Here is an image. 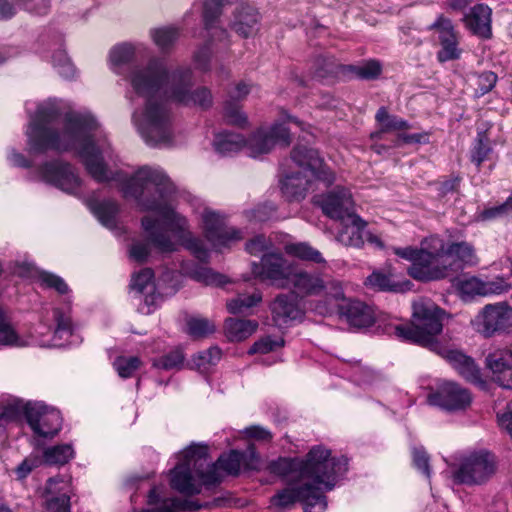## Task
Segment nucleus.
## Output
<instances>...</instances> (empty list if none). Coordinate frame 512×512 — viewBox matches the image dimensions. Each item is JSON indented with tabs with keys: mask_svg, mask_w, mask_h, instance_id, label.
<instances>
[{
	"mask_svg": "<svg viewBox=\"0 0 512 512\" xmlns=\"http://www.w3.org/2000/svg\"><path fill=\"white\" fill-rule=\"evenodd\" d=\"M155 45L162 51L169 49L178 39L179 31L175 27H160L150 30Z\"/></svg>",
	"mask_w": 512,
	"mask_h": 512,
	"instance_id": "obj_40",
	"label": "nucleus"
},
{
	"mask_svg": "<svg viewBox=\"0 0 512 512\" xmlns=\"http://www.w3.org/2000/svg\"><path fill=\"white\" fill-rule=\"evenodd\" d=\"M262 301V294L255 291L252 294H239L227 302V309L231 314H244Z\"/></svg>",
	"mask_w": 512,
	"mask_h": 512,
	"instance_id": "obj_39",
	"label": "nucleus"
},
{
	"mask_svg": "<svg viewBox=\"0 0 512 512\" xmlns=\"http://www.w3.org/2000/svg\"><path fill=\"white\" fill-rule=\"evenodd\" d=\"M34 281L46 289H54L57 293L64 295L69 292L66 282L56 274L39 270L34 267Z\"/></svg>",
	"mask_w": 512,
	"mask_h": 512,
	"instance_id": "obj_38",
	"label": "nucleus"
},
{
	"mask_svg": "<svg viewBox=\"0 0 512 512\" xmlns=\"http://www.w3.org/2000/svg\"><path fill=\"white\" fill-rule=\"evenodd\" d=\"M188 333L193 337H205L215 331L214 324L205 318H191L188 323Z\"/></svg>",
	"mask_w": 512,
	"mask_h": 512,
	"instance_id": "obj_50",
	"label": "nucleus"
},
{
	"mask_svg": "<svg viewBox=\"0 0 512 512\" xmlns=\"http://www.w3.org/2000/svg\"><path fill=\"white\" fill-rule=\"evenodd\" d=\"M54 318L56 322V328L53 332V336L48 339H40L39 346L41 347H50L55 346L54 343L55 338L62 339L68 335L72 334L73 325L71 318L68 315L61 314L59 310H54Z\"/></svg>",
	"mask_w": 512,
	"mask_h": 512,
	"instance_id": "obj_36",
	"label": "nucleus"
},
{
	"mask_svg": "<svg viewBox=\"0 0 512 512\" xmlns=\"http://www.w3.org/2000/svg\"><path fill=\"white\" fill-rule=\"evenodd\" d=\"M75 456L71 444H58L45 448L42 452V463L48 466H63Z\"/></svg>",
	"mask_w": 512,
	"mask_h": 512,
	"instance_id": "obj_31",
	"label": "nucleus"
},
{
	"mask_svg": "<svg viewBox=\"0 0 512 512\" xmlns=\"http://www.w3.org/2000/svg\"><path fill=\"white\" fill-rule=\"evenodd\" d=\"M70 486V482L63 476L57 475L47 480L45 487L46 495L63 494L67 493Z\"/></svg>",
	"mask_w": 512,
	"mask_h": 512,
	"instance_id": "obj_57",
	"label": "nucleus"
},
{
	"mask_svg": "<svg viewBox=\"0 0 512 512\" xmlns=\"http://www.w3.org/2000/svg\"><path fill=\"white\" fill-rule=\"evenodd\" d=\"M455 288L463 300L482 296V280L477 277H463L456 281Z\"/></svg>",
	"mask_w": 512,
	"mask_h": 512,
	"instance_id": "obj_43",
	"label": "nucleus"
},
{
	"mask_svg": "<svg viewBox=\"0 0 512 512\" xmlns=\"http://www.w3.org/2000/svg\"><path fill=\"white\" fill-rule=\"evenodd\" d=\"M149 255V246L144 242H135L130 249V257L137 262H144Z\"/></svg>",
	"mask_w": 512,
	"mask_h": 512,
	"instance_id": "obj_63",
	"label": "nucleus"
},
{
	"mask_svg": "<svg viewBox=\"0 0 512 512\" xmlns=\"http://www.w3.org/2000/svg\"><path fill=\"white\" fill-rule=\"evenodd\" d=\"M413 464L421 471L427 478H430L431 471L429 466V457L426 452L421 448H414L412 451Z\"/></svg>",
	"mask_w": 512,
	"mask_h": 512,
	"instance_id": "obj_58",
	"label": "nucleus"
},
{
	"mask_svg": "<svg viewBox=\"0 0 512 512\" xmlns=\"http://www.w3.org/2000/svg\"><path fill=\"white\" fill-rule=\"evenodd\" d=\"M136 50V46L131 43H121L114 46L109 53L111 69L115 73L121 74L123 66L134 59Z\"/></svg>",
	"mask_w": 512,
	"mask_h": 512,
	"instance_id": "obj_34",
	"label": "nucleus"
},
{
	"mask_svg": "<svg viewBox=\"0 0 512 512\" xmlns=\"http://www.w3.org/2000/svg\"><path fill=\"white\" fill-rule=\"evenodd\" d=\"M295 266V263L281 253H265L259 263H252V273L261 281H267L277 288L288 289Z\"/></svg>",
	"mask_w": 512,
	"mask_h": 512,
	"instance_id": "obj_10",
	"label": "nucleus"
},
{
	"mask_svg": "<svg viewBox=\"0 0 512 512\" xmlns=\"http://www.w3.org/2000/svg\"><path fill=\"white\" fill-rule=\"evenodd\" d=\"M322 293L325 294L329 303L336 307L338 311H340L341 305H346L350 300L345 297L342 282L336 279L325 281V289Z\"/></svg>",
	"mask_w": 512,
	"mask_h": 512,
	"instance_id": "obj_42",
	"label": "nucleus"
},
{
	"mask_svg": "<svg viewBox=\"0 0 512 512\" xmlns=\"http://www.w3.org/2000/svg\"><path fill=\"white\" fill-rule=\"evenodd\" d=\"M412 309L411 323L393 326V332L404 341L440 353L443 347L439 344L437 336L443 329L444 310L427 298L415 300Z\"/></svg>",
	"mask_w": 512,
	"mask_h": 512,
	"instance_id": "obj_5",
	"label": "nucleus"
},
{
	"mask_svg": "<svg viewBox=\"0 0 512 512\" xmlns=\"http://www.w3.org/2000/svg\"><path fill=\"white\" fill-rule=\"evenodd\" d=\"M345 457H332L331 451L322 445L314 446L306 456L301 478L272 498L275 506L282 508L299 501L305 512H324L327 507L324 493L332 490L338 478L346 473Z\"/></svg>",
	"mask_w": 512,
	"mask_h": 512,
	"instance_id": "obj_4",
	"label": "nucleus"
},
{
	"mask_svg": "<svg viewBox=\"0 0 512 512\" xmlns=\"http://www.w3.org/2000/svg\"><path fill=\"white\" fill-rule=\"evenodd\" d=\"M492 10L485 4H477L464 14L465 27L473 34L483 39L492 36Z\"/></svg>",
	"mask_w": 512,
	"mask_h": 512,
	"instance_id": "obj_20",
	"label": "nucleus"
},
{
	"mask_svg": "<svg viewBox=\"0 0 512 512\" xmlns=\"http://www.w3.org/2000/svg\"><path fill=\"white\" fill-rule=\"evenodd\" d=\"M470 392L455 382H443L436 392L429 394L428 402L448 411L467 408L471 403Z\"/></svg>",
	"mask_w": 512,
	"mask_h": 512,
	"instance_id": "obj_13",
	"label": "nucleus"
},
{
	"mask_svg": "<svg viewBox=\"0 0 512 512\" xmlns=\"http://www.w3.org/2000/svg\"><path fill=\"white\" fill-rule=\"evenodd\" d=\"M273 243L270 239L263 235H257L246 243V251L251 255H259L261 253H269Z\"/></svg>",
	"mask_w": 512,
	"mask_h": 512,
	"instance_id": "obj_55",
	"label": "nucleus"
},
{
	"mask_svg": "<svg viewBox=\"0 0 512 512\" xmlns=\"http://www.w3.org/2000/svg\"><path fill=\"white\" fill-rule=\"evenodd\" d=\"M148 505L152 507L145 510L146 512H196L202 507L196 501L179 498L162 499L156 487L149 492Z\"/></svg>",
	"mask_w": 512,
	"mask_h": 512,
	"instance_id": "obj_21",
	"label": "nucleus"
},
{
	"mask_svg": "<svg viewBox=\"0 0 512 512\" xmlns=\"http://www.w3.org/2000/svg\"><path fill=\"white\" fill-rule=\"evenodd\" d=\"M496 458L487 451L473 453L463 459L455 472V479L463 484L479 485L496 472Z\"/></svg>",
	"mask_w": 512,
	"mask_h": 512,
	"instance_id": "obj_11",
	"label": "nucleus"
},
{
	"mask_svg": "<svg viewBox=\"0 0 512 512\" xmlns=\"http://www.w3.org/2000/svg\"><path fill=\"white\" fill-rule=\"evenodd\" d=\"M284 345L282 338L273 339L271 336H266L258 340L249 349L250 354L261 353L266 354L276 350Z\"/></svg>",
	"mask_w": 512,
	"mask_h": 512,
	"instance_id": "obj_53",
	"label": "nucleus"
},
{
	"mask_svg": "<svg viewBox=\"0 0 512 512\" xmlns=\"http://www.w3.org/2000/svg\"><path fill=\"white\" fill-rule=\"evenodd\" d=\"M291 161L299 171L287 173L281 184L282 193L289 201L304 199L313 180H320L326 185L335 180L334 173L323 164L315 149L296 146L291 152Z\"/></svg>",
	"mask_w": 512,
	"mask_h": 512,
	"instance_id": "obj_6",
	"label": "nucleus"
},
{
	"mask_svg": "<svg viewBox=\"0 0 512 512\" xmlns=\"http://www.w3.org/2000/svg\"><path fill=\"white\" fill-rule=\"evenodd\" d=\"M177 463L170 470V486L177 492L192 496L201 492V487H214L222 481V473L238 475L242 466L247 469H259L260 459L255 448L249 446L241 453L231 450L218 458L216 463H210L208 446L191 444L175 455Z\"/></svg>",
	"mask_w": 512,
	"mask_h": 512,
	"instance_id": "obj_3",
	"label": "nucleus"
},
{
	"mask_svg": "<svg viewBox=\"0 0 512 512\" xmlns=\"http://www.w3.org/2000/svg\"><path fill=\"white\" fill-rule=\"evenodd\" d=\"M289 130L282 123H275L270 128H259L245 140L243 136L231 132H221L215 136L214 147L222 155H228L241 150L243 147L251 157L269 153L277 144H290Z\"/></svg>",
	"mask_w": 512,
	"mask_h": 512,
	"instance_id": "obj_8",
	"label": "nucleus"
},
{
	"mask_svg": "<svg viewBox=\"0 0 512 512\" xmlns=\"http://www.w3.org/2000/svg\"><path fill=\"white\" fill-rule=\"evenodd\" d=\"M113 365L120 377L129 378L132 377L135 371L139 369L141 361L135 356H120L114 361Z\"/></svg>",
	"mask_w": 512,
	"mask_h": 512,
	"instance_id": "obj_47",
	"label": "nucleus"
},
{
	"mask_svg": "<svg viewBox=\"0 0 512 512\" xmlns=\"http://www.w3.org/2000/svg\"><path fill=\"white\" fill-rule=\"evenodd\" d=\"M306 463V459L299 461L295 459L281 458L271 464L270 469L273 473L290 476L292 473H298V479L301 478L302 466Z\"/></svg>",
	"mask_w": 512,
	"mask_h": 512,
	"instance_id": "obj_44",
	"label": "nucleus"
},
{
	"mask_svg": "<svg viewBox=\"0 0 512 512\" xmlns=\"http://www.w3.org/2000/svg\"><path fill=\"white\" fill-rule=\"evenodd\" d=\"M272 320L279 328H286L301 321L304 310L294 293H281L270 305Z\"/></svg>",
	"mask_w": 512,
	"mask_h": 512,
	"instance_id": "obj_16",
	"label": "nucleus"
},
{
	"mask_svg": "<svg viewBox=\"0 0 512 512\" xmlns=\"http://www.w3.org/2000/svg\"><path fill=\"white\" fill-rule=\"evenodd\" d=\"M486 365L491 375H499L505 370L512 369V351L499 349L489 353L486 357Z\"/></svg>",
	"mask_w": 512,
	"mask_h": 512,
	"instance_id": "obj_37",
	"label": "nucleus"
},
{
	"mask_svg": "<svg viewBox=\"0 0 512 512\" xmlns=\"http://www.w3.org/2000/svg\"><path fill=\"white\" fill-rule=\"evenodd\" d=\"M201 221L206 239L216 249L227 247L241 239V232L228 227L224 217L210 208L203 209Z\"/></svg>",
	"mask_w": 512,
	"mask_h": 512,
	"instance_id": "obj_12",
	"label": "nucleus"
},
{
	"mask_svg": "<svg viewBox=\"0 0 512 512\" xmlns=\"http://www.w3.org/2000/svg\"><path fill=\"white\" fill-rule=\"evenodd\" d=\"M341 229L337 234V241L347 247L360 248L365 242V228L367 223L355 212L341 222Z\"/></svg>",
	"mask_w": 512,
	"mask_h": 512,
	"instance_id": "obj_23",
	"label": "nucleus"
},
{
	"mask_svg": "<svg viewBox=\"0 0 512 512\" xmlns=\"http://www.w3.org/2000/svg\"><path fill=\"white\" fill-rule=\"evenodd\" d=\"M37 119L41 122H52L61 114V108L56 101H47L37 106Z\"/></svg>",
	"mask_w": 512,
	"mask_h": 512,
	"instance_id": "obj_52",
	"label": "nucleus"
},
{
	"mask_svg": "<svg viewBox=\"0 0 512 512\" xmlns=\"http://www.w3.org/2000/svg\"><path fill=\"white\" fill-rule=\"evenodd\" d=\"M152 279L153 271L150 268H145L132 277L131 288L138 293H143L148 290L153 291L154 286Z\"/></svg>",
	"mask_w": 512,
	"mask_h": 512,
	"instance_id": "obj_51",
	"label": "nucleus"
},
{
	"mask_svg": "<svg viewBox=\"0 0 512 512\" xmlns=\"http://www.w3.org/2000/svg\"><path fill=\"white\" fill-rule=\"evenodd\" d=\"M381 72V66L377 61H369L359 66L357 74L364 79H372L378 76Z\"/></svg>",
	"mask_w": 512,
	"mask_h": 512,
	"instance_id": "obj_62",
	"label": "nucleus"
},
{
	"mask_svg": "<svg viewBox=\"0 0 512 512\" xmlns=\"http://www.w3.org/2000/svg\"><path fill=\"white\" fill-rule=\"evenodd\" d=\"M62 427L60 412L42 401L34 402V442L37 439H52Z\"/></svg>",
	"mask_w": 512,
	"mask_h": 512,
	"instance_id": "obj_17",
	"label": "nucleus"
},
{
	"mask_svg": "<svg viewBox=\"0 0 512 512\" xmlns=\"http://www.w3.org/2000/svg\"><path fill=\"white\" fill-rule=\"evenodd\" d=\"M429 29L438 32L442 47L437 54L440 62L455 60L460 57L461 49L458 48L459 34L449 18L439 15L436 21L429 26Z\"/></svg>",
	"mask_w": 512,
	"mask_h": 512,
	"instance_id": "obj_18",
	"label": "nucleus"
},
{
	"mask_svg": "<svg viewBox=\"0 0 512 512\" xmlns=\"http://www.w3.org/2000/svg\"><path fill=\"white\" fill-rule=\"evenodd\" d=\"M365 285L373 290L377 291H391L398 292L402 291L403 287L401 284L396 283L393 280V274L389 267L387 271L375 270L365 280Z\"/></svg>",
	"mask_w": 512,
	"mask_h": 512,
	"instance_id": "obj_33",
	"label": "nucleus"
},
{
	"mask_svg": "<svg viewBox=\"0 0 512 512\" xmlns=\"http://www.w3.org/2000/svg\"><path fill=\"white\" fill-rule=\"evenodd\" d=\"M339 313L356 328L369 327L376 320L374 308L359 300L350 299L346 305L340 306Z\"/></svg>",
	"mask_w": 512,
	"mask_h": 512,
	"instance_id": "obj_22",
	"label": "nucleus"
},
{
	"mask_svg": "<svg viewBox=\"0 0 512 512\" xmlns=\"http://www.w3.org/2000/svg\"><path fill=\"white\" fill-rule=\"evenodd\" d=\"M127 81L133 92L144 98L142 108L132 114V122L147 145L168 146L174 138L172 113L164 98L184 106L211 107L213 97L206 87L192 89L190 68L171 70L163 58L130 68Z\"/></svg>",
	"mask_w": 512,
	"mask_h": 512,
	"instance_id": "obj_2",
	"label": "nucleus"
},
{
	"mask_svg": "<svg viewBox=\"0 0 512 512\" xmlns=\"http://www.w3.org/2000/svg\"><path fill=\"white\" fill-rule=\"evenodd\" d=\"M89 208L103 226L108 229L116 227L119 207L114 201H91Z\"/></svg>",
	"mask_w": 512,
	"mask_h": 512,
	"instance_id": "obj_30",
	"label": "nucleus"
},
{
	"mask_svg": "<svg viewBox=\"0 0 512 512\" xmlns=\"http://www.w3.org/2000/svg\"><path fill=\"white\" fill-rule=\"evenodd\" d=\"M47 507L51 512H70V497L67 493L52 497L48 500Z\"/></svg>",
	"mask_w": 512,
	"mask_h": 512,
	"instance_id": "obj_59",
	"label": "nucleus"
},
{
	"mask_svg": "<svg viewBox=\"0 0 512 512\" xmlns=\"http://www.w3.org/2000/svg\"><path fill=\"white\" fill-rule=\"evenodd\" d=\"M258 328L254 320L229 318L225 322V331L231 341H242L251 336Z\"/></svg>",
	"mask_w": 512,
	"mask_h": 512,
	"instance_id": "obj_32",
	"label": "nucleus"
},
{
	"mask_svg": "<svg viewBox=\"0 0 512 512\" xmlns=\"http://www.w3.org/2000/svg\"><path fill=\"white\" fill-rule=\"evenodd\" d=\"M497 81V75L494 72L486 71L481 73L477 78V85L481 95L489 92Z\"/></svg>",
	"mask_w": 512,
	"mask_h": 512,
	"instance_id": "obj_60",
	"label": "nucleus"
},
{
	"mask_svg": "<svg viewBox=\"0 0 512 512\" xmlns=\"http://www.w3.org/2000/svg\"><path fill=\"white\" fill-rule=\"evenodd\" d=\"M442 355L452 367L467 381L477 382L480 380V371L473 359L456 350L441 348Z\"/></svg>",
	"mask_w": 512,
	"mask_h": 512,
	"instance_id": "obj_26",
	"label": "nucleus"
},
{
	"mask_svg": "<svg viewBox=\"0 0 512 512\" xmlns=\"http://www.w3.org/2000/svg\"><path fill=\"white\" fill-rule=\"evenodd\" d=\"M492 150L489 146L487 140H484L482 137L477 139L475 146L471 152V161L479 167L485 160L489 159V155Z\"/></svg>",
	"mask_w": 512,
	"mask_h": 512,
	"instance_id": "obj_54",
	"label": "nucleus"
},
{
	"mask_svg": "<svg viewBox=\"0 0 512 512\" xmlns=\"http://www.w3.org/2000/svg\"><path fill=\"white\" fill-rule=\"evenodd\" d=\"M470 323L485 338L506 333L512 328V306L505 301L487 304Z\"/></svg>",
	"mask_w": 512,
	"mask_h": 512,
	"instance_id": "obj_9",
	"label": "nucleus"
},
{
	"mask_svg": "<svg viewBox=\"0 0 512 512\" xmlns=\"http://www.w3.org/2000/svg\"><path fill=\"white\" fill-rule=\"evenodd\" d=\"M289 288L302 296H317L325 289V280L318 273H310L297 264L289 280Z\"/></svg>",
	"mask_w": 512,
	"mask_h": 512,
	"instance_id": "obj_19",
	"label": "nucleus"
},
{
	"mask_svg": "<svg viewBox=\"0 0 512 512\" xmlns=\"http://www.w3.org/2000/svg\"><path fill=\"white\" fill-rule=\"evenodd\" d=\"M249 85L240 82L229 91V99L224 105V117L228 123L243 127L247 123V116L242 112L238 101L244 99L249 93Z\"/></svg>",
	"mask_w": 512,
	"mask_h": 512,
	"instance_id": "obj_25",
	"label": "nucleus"
},
{
	"mask_svg": "<svg viewBox=\"0 0 512 512\" xmlns=\"http://www.w3.org/2000/svg\"><path fill=\"white\" fill-rule=\"evenodd\" d=\"M232 0H205L203 3V19L207 28H210L214 21L221 15L222 7Z\"/></svg>",
	"mask_w": 512,
	"mask_h": 512,
	"instance_id": "obj_49",
	"label": "nucleus"
},
{
	"mask_svg": "<svg viewBox=\"0 0 512 512\" xmlns=\"http://www.w3.org/2000/svg\"><path fill=\"white\" fill-rule=\"evenodd\" d=\"M498 422L512 438V402L507 405L506 411L498 416Z\"/></svg>",
	"mask_w": 512,
	"mask_h": 512,
	"instance_id": "obj_64",
	"label": "nucleus"
},
{
	"mask_svg": "<svg viewBox=\"0 0 512 512\" xmlns=\"http://www.w3.org/2000/svg\"><path fill=\"white\" fill-rule=\"evenodd\" d=\"M392 252L409 262L408 274L418 281H432L447 276L448 265L440 264L443 256V239L430 236L423 239L419 247H391Z\"/></svg>",
	"mask_w": 512,
	"mask_h": 512,
	"instance_id": "obj_7",
	"label": "nucleus"
},
{
	"mask_svg": "<svg viewBox=\"0 0 512 512\" xmlns=\"http://www.w3.org/2000/svg\"><path fill=\"white\" fill-rule=\"evenodd\" d=\"M221 358V350L211 347L198 352L192 359V366L199 371H205L209 366L215 365Z\"/></svg>",
	"mask_w": 512,
	"mask_h": 512,
	"instance_id": "obj_46",
	"label": "nucleus"
},
{
	"mask_svg": "<svg viewBox=\"0 0 512 512\" xmlns=\"http://www.w3.org/2000/svg\"><path fill=\"white\" fill-rule=\"evenodd\" d=\"M24 420L32 428V411L30 403L13 399L0 409V421L5 426L11 422Z\"/></svg>",
	"mask_w": 512,
	"mask_h": 512,
	"instance_id": "obj_28",
	"label": "nucleus"
},
{
	"mask_svg": "<svg viewBox=\"0 0 512 512\" xmlns=\"http://www.w3.org/2000/svg\"><path fill=\"white\" fill-rule=\"evenodd\" d=\"M322 211L331 219L345 222L347 216L355 212L354 201L350 191L337 186L335 189L322 195L317 201Z\"/></svg>",
	"mask_w": 512,
	"mask_h": 512,
	"instance_id": "obj_15",
	"label": "nucleus"
},
{
	"mask_svg": "<svg viewBox=\"0 0 512 512\" xmlns=\"http://www.w3.org/2000/svg\"><path fill=\"white\" fill-rule=\"evenodd\" d=\"M375 118L380 124V129L371 134L373 140L382 139L383 133L410 129V125L407 121L395 115H390L385 107L378 109Z\"/></svg>",
	"mask_w": 512,
	"mask_h": 512,
	"instance_id": "obj_29",
	"label": "nucleus"
},
{
	"mask_svg": "<svg viewBox=\"0 0 512 512\" xmlns=\"http://www.w3.org/2000/svg\"><path fill=\"white\" fill-rule=\"evenodd\" d=\"M184 354L177 348L159 358L153 360V366L158 369L172 370L180 369L183 366Z\"/></svg>",
	"mask_w": 512,
	"mask_h": 512,
	"instance_id": "obj_45",
	"label": "nucleus"
},
{
	"mask_svg": "<svg viewBox=\"0 0 512 512\" xmlns=\"http://www.w3.org/2000/svg\"><path fill=\"white\" fill-rule=\"evenodd\" d=\"M211 57V50L208 45L203 46L199 50H197L194 54V62L196 68L201 71L209 70V62Z\"/></svg>",
	"mask_w": 512,
	"mask_h": 512,
	"instance_id": "obj_61",
	"label": "nucleus"
},
{
	"mask_svg": "<svg viewBox=\"0 0 512 512\" xmlns=\"http://www.w3.org/2000/svg\"><path fill=\"white\" fill-rule=\"evenodd\" d=\"M54 68L65 79H72L76 74V69L68 58L64 50H58L53 55L52 60Z\"/></svg>",
	"mask_w": 512,
	"mask_h": 512,
	"instance_id": "obj_48",
	"label": "nucleus"
},
{
	"mask_svg": "<svg viewBox=\"0 0 512 512\" xmlns=\"http://www.w3.org/2000/svg\"><path fill=\"white\" fill-rule=\"evenodd\" d=\"M190 276L197 282L211 286H223L228 282L226 276L204 266H200L192 270L190 272Z\"/></svg>",
	"mask_w": 512,
	"mask_h": 512,
	"instance_id": "obj_41",
	"label": "nucleus"
},
{
	"mask_svg": "<svg viewBox=\"0 0 512 512\" xmlns=\"http://www.w3.org/2000/svg\"><path fill=\"white\" fill-rule=\"evenodd\" d=\"M510 284L504 278L482 281V296L499 295L509 290Z\"/></svg>",
	"mask_w": 512,
	"mask_h": 512,
	"instance_id": "obj_56",
	"label": "nucleus"
},
{
	"mask_svg": "<svg viewBox=\"0 0 512 512\" xmlns=\"http://www.w3.org/2000/svg\"><path fill=\"white\" fill-rule=\"evenodd\" d=\"M445 257L452 258L455 262L467 266H473L478 263V257L474 247L466 241L452 242L447 247L443 242V256L440 258V264L446 265Z\"/></svg>",
	"mask_w": 512,
	"mask_h": 512,
	"instance_id": "obj_27",
	"label": "nucleus"
},
{
	"mask_svg": "<svg viewBox=\"0 0 512 512\" xmlns=\"http://www.w3.org/2000/svg\"><path fill=\"white\" fill-rule=\"evenodd\" d=\"M39 174L44 181L67 193L78 195L81 191V180L69 164L61 162L46 163L39 170Z\"/></svg>",
	"mask_w": 512,
	"mask_h": 512,
	"instance_id": "obj_14",
	"label": "nucleus"
},
{
	"mask_svg": "<svg viewBox=\"0 0 512 512\" xmlns=\"http://www.w3.org/2000/svg\"><path fill=\"white\" fill-rule=\"evenodd\" d=\"M64 122L61 132L34 126V152L46 149L77 151L92 178L98 182L115 180L125 198L135 200L141 210L156 214V218L145 216L142 227L159 251L172 252L177 249V244H181L200 261L208 258L202 240L192 235L187 219L168 201L165 193L170 188V181L162 169L143 166L130 177L113 172L104 161L105 157H110L109 145L97 146L91 138V132L98 127L96 119L88 112L68 111Z\"/></svg>",
	"mask_w": 512,
	"mask_h": 512,
	"instance_id": "obj_1",
	"label": "nucleus"
},
{
	"mask_svg": "<svg viewBox=\"0 0 512 512\" xmlns=\"http://www.w3.org/2000/svg\"><path fill=\"white\" fill-rule=\"evenodd\" d=\"M260 14L252 6L241 5L234 13L231 29L239 36L249 38L259 31Z\"/></svg>",
	"mask_w": 512,
	"mask_h": 512,
	"instance_id": "obj_24",
	"label": "nucleus"
},
{
	"mask_svg": "<svg viewBox=\"0 0 512 512\" xmlns=\"http://www.w3.org/2000/svg\"><path fill=\"white\" fill-rule=\"evenodd\" d=\"M287 254L299 258L303 261L313 262L317 264L325 263L320 251L313 248L306 242L290 243L285 246Z\"/></svg>",
	"mask_w": 512,
	"mask_h": 512,
	"instance_id": "obj_35",
	"label": "nucleus"
}]
</instances>
